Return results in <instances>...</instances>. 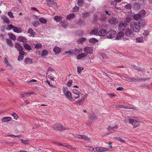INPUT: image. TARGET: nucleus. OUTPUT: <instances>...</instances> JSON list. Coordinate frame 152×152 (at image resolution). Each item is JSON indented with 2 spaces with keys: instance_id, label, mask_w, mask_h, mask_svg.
I'll return each mask as SVG.
<instances>
[{
  "instance_id": "2eb2a0df",
  "label": "nucleus",
  "mask_w": 152,
  "mask_h": 152,
  "mask_svg": "<svg viewBox=\"0 0 152 152\" xmlns=\"http://www.w3.org/2000/svg\"><path fill=\"white\" fill-rule=\"evenodd\" d=\"M25 53H26L24 51H23L19 53V55L18 58V61H20L23 60L24 58V54Z\"/></svg>"
},
{
  "instance_id": "49530a36",
  "label": "nucleus",
  "mask_w": 152,
  "mask_h": 152,
  "mask_svg": "<svg viewBox=\"0 0 152 152\" xmlns=\"http://www.w3.org/2000/svg\"><path fill=\"white\" fill-rule=\"evenodd\" d=\"M53 1V0H46L47 4L49 5H52Z\"/></svg>"
},
{
  "instance_id": "13d9d810",
  "label": "nucleus",
  "mask_w": 152,
  "mask_h": 152,
  "mask_svg": "<svg viewBox=\"0 0 152 152\" xmlns=\"http://www.w3.org/2000/svg\"><path fill=\"white\" fill-rule=\"evenodd\" d=\"M100 152H104L107 151V149L106 148H100Z\"/></svg>"
},
{
  "instance_id": "f3484780",
  "label": "nucleus",
  "mask_w": 152,
  "mask_h": 152,
  "mask_svg": "<svg viewBox=\"0 0 152 152\" xmlns=\"http://www.w3.org/2000/svg\"><path fill=\"white\" fill-rule=\"evenodd\" d=\"M142 17L141 15H139V14L134 15L133 16L134 19L137 21L140 20L142 18Z\"/></svg>"
},
{
  "instance_id": "4468645a",
  "label": "nucleus",
  "mask_w": 152,
  "mask_h": 152,
  "mask_svg": "<svg viewBox=\"0 0 152 152\" xmlns=\"http://www.w3.org/2000/svg\"><path fill=\"white\" fill-rule=\"evenodd\" d=\"M18 40L20 42H21L23 43H26L27 42L26 38L23 36H19L18 38Z\"/></svg>"
},
{
  "instance_id": "a18cd8bd",
  "label": "nucleus",
  "mask_w": 152,
  "mask_h": 152,
  "mask_svg": "<svg viewBox=\"0 0 152 152\" xmlns=\"http://www.w3.org/2000/svg\"><path fill=\"white\" fill-rule=\"evenodd\" d=\"M42 45L40 43L37 44L36 45L35 48L37 49H39L41 48Z\"/></svg>"
},
{
  "instance_id": "2f4dec72",
  "label": "nucleus",
  "mask_w": 152,
  "mask_h": 152,
  "mask_svg": "<svg viewBox=\"0 0 152 152\" xmlns=\"http://www.w3.org/2000/svg\"><path fill=\"white\" fill-rule=\"evenodd\" d=\"M24 47L27 50L29 51L31 49L30 46L27 44H25L23 45Z\"/></svg>"
},
{
  "instance_id": "aec40b11",
  "label": "nucleus",
  "mask_w": 152,
  "mask_h": 152,
  "mask_svg": "<svg viewBox=\"0 0 152 152\" xmlns=\"http://www.w3.org/2000/svg\"><path fill=\"white\" fill-rule=\"evenodd\" d=\"M77 136V137L79 138L84 139L87 141H89L90 140L89 138L85 135L79 134Z\"/></svg>"
},
{
  "instance_id": "e2e57ef3",
  "label": "nucleus",
  "mask_w": 152,
  "mask_h": 152,
  "mask_svg": "<svg viewBox=\"0 0 152 152\" xmlns=\"http://www.w3.org/2000/svg\"><path fill=\"white\" fill-rule=\"evenodd\" d=\"M117 138V140L120 141L124 143L125 142L124 140H122L120 137H118Z\"/></svg>"
},
{
  "instance_id": "603ef678",
  "label": "nucleus",
  "mask_w": 152,
  "mask_h": 152,
  "mask_svg": "<svg viewBox=\"0 0 152 152\" xmlns=\"http://www.w3.org/2000/svg\"><path fill=\"white\" fill-rule=\"evenodd\" d=\"M126 80L129 82H133V77L126 78Z\"/></svg>"
},
{
  "instance_id": "4c0bfd02",
  "label": "nucleus",
  "mask_w": 152,
  "mask_h": 152,
  "mask_svg": "<svg viewBox=\"0 0 152 152\" xmlns=\"http://www.w3.org/2000/svg\"><path fill=\"white\" fill-rule=\"evenodd\" d=\"M84 0H77V4L79 6H81L83 4Z\"/></svg>"
},
{
  "instance_id": "c85d7f7f",
  "label": "nucleus",
  "mask_w": 152,
  "mask_h": 152,
  "mask_svg": "<svg viewBox=\"0 0 152 152\" xmlns=\"http://www.w3.org/2000/svg\"><path fill=\"white\" fill-rule=\"evenodd\" d=\"M86 40V38L82 37L78 39L77 40V42L80 43H83Z\"/></svg>"
},
{
  "instance_id": "a878e982",
  "label": "nucleus",
  "mask_w": 152,
  "mask_h": 152,
  "mask_svg": "<svg viewBox=\"0 0 152 152\" xmlns=\"http://www.w3.org/2000/svg\"><path fill=\"white\" fill-rule=\"evenodd\" d=\"M132 67L134 69L137 70L139 71H142L145 70V69L144 68H141L139 67H137L134 65H132Z\"/></svg>"
},
{
  "instance_id": "de8ad7c7",
  "label": "nucleus",
  "mask_w": 152,
  "mask_h": 152,
  "mask_svg": "<svg viewBox=\"0 0 152 152\" xmlns=\"http://www.w3.org/2000/svg\"><path fill=\"white\" fill-rule=\"evenodd\" d=\"M91 118L92 120H96L97 118L95 114L94 113L92 114L91 115Z\"/></svg>"
},
{
  "instance_id": "72a5a7b5",
  "label": "nucleus",
  "mask_w": 152,
  "mask_h": 152,
  "mask_svg": "<svg viewBox=\"0 0 152 152\" xmlns=\"http://www.w3.org/2000/svg\"><path fill=\"white\" fill-rule=\"evenodd\" d=\"M109 23L111 24H114L115 23V19L114 18H111L109 20Z\"/></svg>"
},
{
  "instance_id": "b1692460",
  "label": "nucleus",
  "mask_w": 152,
  "mask_h": 152,
  "mask_svg": "<svg viewBox=\"0 0 152 152\" xmlns=\"http://www.w3.org/2000/svg\"><path fill=\"white\" fill-rule=\"evenodd\" d=\"M53 51L56 54L59 53L61 51V49L57 46H56L53 49Z\"/></svg>"
},
{
  "instance_id": "58836bf2",
  "label": "nucleus",
  "mask_w": 152,
  "mask_h": 152,
  "mask_svg": "<svg viewBox=\"0 0 152 152\" xmlns=\"http://www.w3.org/2000/svg\"><path fill=\"white\" fill-rule=\"evenodd\" d=\"M39 20L40 22L42 23L46 24L47 22V20L45 19L42 18H39Z\"/></svg>"
},
{
  "instance_id": "c756f323",
  "label": "nucleus",
  "mask_w": 152,
  "mask_h": 152,
  "mask_svg": "<svg viewBox=\"0 0 152 152\" xmlns=\"http://www.w3.org/2000/svg\"><path fill=\"white\" fill-rule=\"evenodd\" d=\"M135 40L137 42H142L144 41L142 37H137Z\"/></svg>"
},
{
  "instance_id": "bf43d9fd",
  "label": "nucleus",
  "mask_w": 152,
  "mask_h": 152,
  "mask_svg": "<svg viewBox=\"0 0 152 152\" xmlns=\"http://www.w3.org/2000/svg\"><path fill=\"white\" fill-rule=\"evenodd\" d=\"M149 34V32L147 30L144 31L143 33V34L144 36H147Z\"/></svg>"
},
{
  "instance_id": "c9c22d12",
  "label": "nucleus",
  "mask_w": 152,
  "mask_h": 152,
  "mask_svg": "<svg viewBox=\"0 0 152 152\" xmlns=\"http://www.w3.org/2000/svg\"><path fill=\"white\" fill-rule=\"evenodd\" d=\"M133 82H138L142 81V79L140 77L138 78H135V77H133Z\"/></svg>"
},
{
  "instance_id": "7ed1b4c3",
  "label": "nucleus",
  "mask_w": 152,
  "mask_h": 152,
  "mask_svg": "<svg viewBox=\"0 0 152 152\" xmlns=\"http://www.w3.org/2000/svg\"><path fill=\"white\" fill-rule=\"evenodd\" d=\"M117 33L113 30H111L108 31L106 34V36L108 38L112 39L116 36Z\"/></svg>"
},
{
  "instance_id": "393cba45",
  "label": "nucleus",
  "mask_w": 152,
  "mask_h": 152,
  "mask_svg": "<svg viewBox=\"0 0 152 152\" xmlns=\"http://www.w3.org/2000/svg\"><path fill=\"white\" fill-rule=\"evenodd\" d=\"M87 55V54L85 53H83L79 54L77 56V59H79L85 57Z\"/></svg>"
},
{
  "instance_id": "f8f14e48",
  "label": "nucleus",
  "mask_w": 152,
  "mask_h": 152,
  "mask_svg": "<svg viewBox=\"0 0 152 152\" xmlns=\"http://www.w3.org/2000/svg\"><path fill=\"white\" fill-rule=\"evenodd\" d=\"M73 93L77 95V96H74V98L75 99H76L79 98L80 97V94L82 95V94L80 93L79 91L77 90L74 89L72 90Z\"/></svg>"
},
{
  "instance_id": "473e14b6",
  "label": "nucleus",
  "mask_w": 152,
  "mask_h": 152,
  "mask_svg": "<svg viewBox=\"0 0 152 152\" xmlns=\"http://www.w3.org/2000/svg\"><path fill=\"white\" fill-rule=\"evenodd\" d=\"M54 19L56 22H59L61 20L62 17L60 16H56L54 17Z\"/></svg>"
},
{
  "instance_id": "9b49d317",
  "label": "nucleus",
  "mask_w": 152,
  "mask_h": 152,
  "mask_svg": "<svg viewBox=\"0 0 152 152\" xmlns=\"http://www.w3.org/2000/svg\"><path fill=\"white\" fill-rule=\"evenodd\" d=\"M65 94L66 97L69 100L72 101L75 100V99H74V96H72L70 92L68 91L65 93Z\"/></svg>"
},
{
  "instance_id": "7c9ffc66",
  "label": "nucleus",
  "mask_w": 152,
  "mask_h": 152,
  "mask_svg": "<svg viewBox=\"0 0 152 152\" xmlns=\"http://www.w3.org/2000/svg\"><path fill=\"white\" fill-rule=\"evenodd\" d=\"M8 35L10 38L12 39L15 40L16 39L15 36L12 33H9Z\"/></svg>"
},
{
  "instance_id": "6e6552de",
  "label": "nucleus",
  "mask_w": 152,
  "mask_h": 152,
  "mask_svg": "<svg viewBox=\"0 0 152 152\" xmlns=\"http://www.w3.org/2000/svg\"><path fill=\"white\" fill-rule=\"evenodd\" d=\"M84 51L86 54H91L93 52V50L91 47H86L84 48Z\"/></svg>"
},
{
  "instance_id": "f704fd0d",
  "label": "nucleus",
  "mask_w": 152,
  "mask_h": 152,
  "mask_svg": "<svg viewBox=\"0 0 152 152\" xmlns=\"http://www.w3.org/2000/svg\"><path fill=\"white\" fill-rule=\"evenodd\" d=\"M98 41V40L95 38H92L90 39L89 40V42L91 43H95Z\"/></svg>"
},
{
  "instance_id": "774afa93",
  "label": "nucleus",
  "mask_w": 152,
  "mask_h": 152,
  "mask_svg": "<svg viewBox=\"0 0 152 152\" xmlns=\"http://www.w3.org/2000/svg\"><path fill=\"white\" fill-rule=\"evenodd\" d=\"M4 63L7 65H8V61L6 58H5L4 60Z\"/></svg>"
},
{
  "instance_id": "338daca9",
  "label": "nucleus",
  "mask_w": 152,
  "mask_h": 152,
  "mask_svg": "<svg viewBox=\"0 0 152 152\" xmlns=\"http://www.w3.org/2000/svg\"><path fill=\"white\" fill-rule=\"evenodd\" d=\"M67 89L66 87H64V94L69 91Z\"/></svg>"
},
{
  "instance_id": "6e6d98bb",
  "label": "nucleus",
  "mask_w": 152,
  "mask_h": 152,
  "mask_svg": "<svg viewBox=\"0 0 152 152\" xmlns=\"http://www.w3.org/2000/svg\"><path fill=\"white\" fill-rule=\"evenodd\" d=\"M77 72L79 73H80L82 70V68L79 66H77Z\"/></svg>"
},
{
  "instance_id": "680f3d73",
  "label": "nucleus",
  "mask_w": 152,
  "mask_h": 152,
  "mask_svg": "<svg viewBox=\"0 0 152 152\" xmlns=\"http://www.w3.org/2000/svg\"><path fill=\"white\" fill-rule=\"evenodd\" d=\"M140 78L142 79V81L143 80L144 81H148L150 79L149 78H143L142 77H140Z\"/></svg>"
},
{
  "instance_id": "a211bd4d",
  "label": "nucleus",
  "mask_w": 152,
  "mask_h": 152,
  "mask_svg": "<svg viewBox=\"0 0 152 152\" xmlns=\"http://www.w3.org/2000/svg\"><path fill=\"white\" fill-rule=\"evenodd\" d=\"M24 61L26 64H32L33 63V60L31 58H26L25 59Z\"/></svg>"
},
{
  "instance_id": "ddd939ff",
  "label": "nucleus",
  "mask_w": 152,
  "mask_h": 152,
  "mask_svg": "<svg viewBox=\"0 0 152 152\" xmlns=\"http://www.w3.org/2000/svg\"><path fill=\"white\" fill-rule=\"evenodd\" d=\"M137 23H138L139 25V26L142 28L145 27L146 25L145 22V20H141L140 21H139L138 22H137Z\"/></svg>"
},
{
  "instance_id": "3c124183",
  "label": "nucleus",
  "mask_w": 152,
  "mask_h": 152,
  "mask_svg": "<svg viewBox=\"0 0 152 152\" xmlns=\"http://www.w3.org/2000/svg\"><path fill=\"white\" fill-rule=\"evenodd\" d=\"M90 15L89 13L88 12H86L83 14V16L84 17H87Z\"/></svg>"
},
{
  "instance_id": "a19ab883",
  "label": "nucleus",
  "mask_w": 152,
  "mask_h": 152,
  "mask_svg": "<svg viewBox=\"0 0 152 152\" xmlns=\"http://www.w3.org/2000/svg\"><path fill=\"white\" fill-rule=\"evenodd\" d=\"M134 8L136 10H139L140 8V5L138 3H135L134 5Z\"/></svg>"
},
{
  "instance_id": "39448f33",
  "label": "nucleus",
  "mask_w": 152,
  "mask_h": 152,
  "mask_svg": "<svg viewBox=\"0 0 152 152\" xmlns=\"http://www.w3.org/2000/svg\"><path fill=\"white\" fill-rule=\"evenodd\" d=\"M129 122L130 124L134 126L135 127H136L139 125V122L134 119H130Z\"/></svg>"
},
{
  "instance_id": "1a4fd4ad",
  "label": "nucleus",
  "mask_w": 152,
  "mask_h": 152,
  "mask_svg": "<svg viewBox=\"0 0 152 152\" xmlns=\"http://www.w3.org/2000/svg\"><path fill=\"white\" fill-rule=\"evenodd\" d=\"M107 34V30L105 29L102 28L98 32V35L99 36H104Z\"/></svg>"
},
{
  "instance_id": "ea45409f",
  "label": "nucleus",
  "mask_w": 152,
  "mask_h": 152,
  "mask_svg": "<svg viewBox=\"0 0 152 152\" xmlns=\"http://www.w3.org/2000/svg\"><path fill=\"white\" fill-rule=\"evenodd\" d=\"M139 14L141 15V16H144L145 14V11L144 10H142L139 12Z\"/></svg>"
},
{
  "instance_id": "cd10ccee",
  "label": "nucleus",
  "mask_w": 152,
  "mask_h": 152,
  "mask_svg": "<svg viewBox=\"0 0 152 152\" xmlns=\"http://www.w3.org/2000/svg\"><path fill=\"white\" fill-rule=\"evenodd\" d=\"M7 44L10 47H13V44L12 43V41L9 39H7Z\"/></svg>"
},
{
  "instance_id": "69168bd1",
  "label": "nucleus",
  "mask_w": 152,
  "mask_h": 152,
  "mask_svg": "<svg viewBox=\"0 0 152 152\" xmlns=\"http://www.w3.org/2000/svg\"><path fill=\"white\" fill-rule=\"evenodd\" d=\"M75 52L79 53L80 52H81L82 51V50L80 49H75Z\"/></svg>"
},
{
  "instance_id": "5fc2aeb1",
  "label": "nucleus",
  "mask_w": 152,
  "mask_h": 152,
  "mask_svg": "<svg viewBox=\"0 0 152 152\" xmlns=\"http://www.w3.org/2000/svg\"><path fill=\"white\" fill-rule=\"evenodd\" d=\"M72 83V80H70L67 83V86L68 87H70Z\"/></svg>"
},
{
  "instance_id": "0eeeda50",
  "label": "nucleus",
  "mask_w": 152,
  "mask_h": 152,
  "mask_svg": "<svg viewBox=\"0 0 152 152\" xmlns=\"http://www.w3.org/2000/svg\"><path fill=\"white\" fill-rule=\"evenodd\" d=\"M127 24L126 22H121L119 25L118 28L119 30H120L121 31V30L124 31L125 30V28L127 26Z\"/></svg>"
},
{
  "instance_id": "bb28decb",
  "label": "nucleus",
  "mask_w": 152,
  "mask_h": 152,
  "mask_svg": "<svg viewBox=\"0 0 152 152\" xmlns=\"http://www.w3.org/2000/svg\"><path fill=\"white\" fill-rule=\"evenodd\" d=\"M75 18V15L74 14L72 13L68 15L66 17V19L70 20Z\"/></svg>"
},
{
  "instance_id": "e433bc0d",
  "label": "nucleus",
  "mask_w": 152,
  "mask_h": 152,
  "mask_svg": "<svg viewBox=\"0 0 152 152\" xmlns=\"http://www.w3.org/2000/svg\"><path fill=\"white\" fill-rule=\"evenodd\" d=\"M48 54V51L45 50H44L42 52L41 56H47Z\"/></svg>"
},
{
  "instance_id": "0e129e2a",
  "label": "nucleus",
  "mask_w": 152,
  "mask_h": 152,
  "mask_svg": "<svg viewBox=\"0 0 152 152\" xmlns=\"http://www.w3.org/2000/svg\"><path fill=\"white\" fill-rule=\"evenodd\" d=\"M117 4L116 3L115 4V7L116 9L117 10H121V7H117Z\"/></svg>"
},
{
  "instance_id": "9d476101",
  "label": "nucleus",
  "mask_w": 152,
  "mask_h": 152,
  "mask_svg": "<svg viewBox=\"0 0 152 152\" xmlns=\"http://www.w3.org/2000/svg\"><path fill=\"white\" fill-rule=\"evenodd\" d=\"M87 95H84L82 98L79 99L75 103V104H78L80 105L83 103L84 101H85V98L87 97Z\"/></svg>"
},
{
  "instance_id": "6ab92c4d",
  "label": "nucleus",
  "mask_w": 152,
  "mask_h": 152,
  "mask_svg": "<svg viewBox=\"0 0 152 152\" xmlns=\"http://www.w3.org/2000/svg\"><path fill=\"white\" fill-rule=\"evenodd\" d=\"M12 118L10 117H3L1 119V121L2 122H5L11 121Z\"/></svg>"
},
{
  "instance_id": "8fccbe9b",
  "label": "nucleus",
  "mask_w": 152,
  "mask_h": 152,
  "mask_svg": "<svg viewBox=\"0 0 152 152\" xmlns=\"http://www.w3.org/2000/svg\"><path fill=\"white\" fill-rule=\"evenodd\" d=\"M32 24L34 26L37 27L39 24V23L38 21H35L34 22L32 23Z\"/></svg>"
},
{
  "instance_id": "5701e85b",
  "label": "nucleus",
  "mask_w": 152,
  "mask_h": 152,
  "mask_svg": "<svg viewBox=\"0 0 152 152\" xmlns=\"http://www.w3.org/2000/svg\"><path fill=\"white\" fill-rule=\"evenodd\" d=\"M13 31L17 33H20L21 32L22 30L21 28H18L17 27H15L13 29Z\"/></svg>"
},
{
  "instance_id": "20e7f679",
  "label": "nucleus",
  "mask_w": 152,
  "mask_h": 152,
  "mask_svg": "<svg viewBox=\"0 0 152 152\" xmlns=\"http://www.w3.org/2000/svg\"><path fill=\"white\" fill-rule=\"evenodd\" d=\"M125 34L128 37H132L134 36V33L129 29H127L125 31Z\"/></svg>"
},
{
  "instance_id": "423d86ee",
  "label": "nucleus",
  "mask_w": 152,
  "mask_h": 152,
  "mask_svg": "<svg viewBox=\"0 0 152 152\" xmlns=\"http://www.w3.org/2000/svg\"><path fill=\"white\" fill-rule=\"evenodd\" d=\"M14 45L15 48L19 52H21L23 51V46L18 42L15 43Z\"/></svg>"
},
{
  "instance_id": "37998d69",
  "label": "nucleus",
  "mask_w": 152,
  "mask_h": 152,
  "mask_svg": "<svg viewBox=\"0 0 152 152\" xmlns=\"http://www.w3.org/2000/svg\"><path fill=\"white\" fill-rule=\"evenodd\" d=\"M3 19L4 21L7 24H9L10 23L9 20L6 17L3 18Z\"/></svg>"
},
{
  "instance_id": "f03ea898",
  "label": "nucleus",
  "mask_w": 152,
  "mask_h": 152,
  "mask_svg": "<svg viewBox=\"0 0 152 152\" xmlns=\"http://www.w3.org/2000/svg\"><path fill=\"white\" fill-rule=\"evenodd\" d=\"M53 128L54 130L57 129V130L61 131L69 129L66 128L64 127L63 125L58 123H57L53 125Z\"/></svg>"
},
{
  "instance_id": "052dcab7",
  "label": "nucleus",
  "mask_w": 152,
  "mask_h": 152,
  "mask_svg": "<svg viewBox=\"0 0 152 152\" xmlns=\"http://www.w3.org/2000/svg\"><path fill=\"white\" fill-rule=\"evenodd\" d=\"M101 148L100 147H96V148L94 150V151L95 152H100Z\"/></svg>"
},
{
  "instance_id": "09e8293b",
  "label": "nucleus",
  "mask_w": 152,
  "mask_h": 152,
  "mask_svg": "<svg viewBox=\"0 0 152 152\" xmlns=\"http://www.w3.org/2000/svg\"><path fill=\"white\" fill-rule=\"evenodd\" d=\"M79 7L77 6H75L73 9V12H74L78 11Z\"/></svg>"
},
{
  "instance_id": "c03bdc74",
  "label": "nucleus",
  "mask_w": 152,
  "mask_h": 152,
  "mask_svg": "<svg viewBox=\"0 0 152 152\" xmlns=\"http://www.w3.org/2000/svg\"><path fill=\"white\" fill-rule=\"evenodd\" d=\"M11 115L14 117V118L16 120H17L18 118L17 115L15 113H12L11 114Z\"/></svg>"
},
{
  "instance_id": "f257e3e1",
  "label": "nucleus",
  "mask_w": 152,
  "mask_h": 152,
  "mask_svg": "<svg viewBox=\"0 0 152 152\" xmlns=\"http://www.w3.org/2000/svg\"><path fill=\"white\" fill-rule=\"evenodd\" d=\"M130 27L135 32H138L140 30V27L137 22H132L130 25Z\"/></svg>"
},
{
  "instance_id": "4be33fe9",
  "label": "nucleus",
  "mask_w": 152,
  "mask_h": 152,
  "mask_svg": "<svg viewBox=\"0 0 152 152\" xmlns=\"http://www.w3.org/2000/svg\"><path fill=\"white\" fill-rule=\"evenodd\" d=\"M28 33L31 34V36L34 37L35 35V33L34 31L31 28H29L27 31Z\"/></svg>"
},
{
  "instance_id": "dca6fc26",
  "label": "nucleus",
  "mask_w": 152,
  "mask_h": 152,
  "mask_svg": "<svg viewBox=\"0 0 152 152\" xmlns=\"http://www.w3.org/2000/svg\"><path fill=\"white\" fill-rule=\"evenodd\" d=\"M124 35L123 32H119L118 33L117 36L115 37V39H116L118 40L121 39L122 37H124Z\"/></svg>"
},
{
  "instance_id": "412c9836",
  "label": "nucleus",
  "mask_w": 152,
  "mask_h": 152,
  "mask_svg": "<svg viewBox=\"0 0 152 152\" xmlns=\"http://www.w3.org/2000/svg\"><path fill=\"white\" fill-rule=\"evenodd\" d=\"M98 31L97 29L95 28V29L92 30L90 32V35H96L97 36L98 35Z\"/></svg>"
},
{
  "instance_id": "79ce46f5",
  "label": "nucleus",
  "mask_w": 152,
  "mask_h": 152,
  "mask_svg": "<svg viewBox=\"0 0 152 152\" xmlns=\"http://www.w3.org/2000/svg\"><path fill=\"white\" fill-rule=\"evenodd\" d=\"M15 27L12 24H10L8 25L7 29L8 30H10L12 28H14Z\"/></svg>"
},
{
  "instance_id": "864d4df0",
  "label": "nucleus",
  "mask_w": 152,
  "mask_h": 152,
  "mask_svg": "<svg viewBox=\"0 0 152 152\" xmlns=\"http://www.w3.org/2000/svg\"><path fill=\"white\" fill-rule=\"evenodd\" d=\"M125 8L127 10L130 9L131 8V5L130 4L126 5L125 6Z\"/></svg>"
},
{
  "instance_id": "4d7b16f0",
  "label": "nucleus",
  "mask_w": 152,
  "mask_h": 152,
  "mask_svg": "<svg viewBox=\"0 0 152 152\" xmlns=\"http://www.w3.org/2000/svg\"><path fill=\"white\" fill-rule=\"evenodd\" d=\"M8 15L11 18H14V16L13 15V13L11 12H9L8 13Z\"/></svg>"
}]
</instances>
